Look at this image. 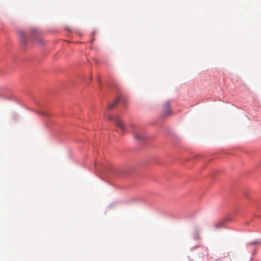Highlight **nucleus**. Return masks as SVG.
Wrapping results in <instances>:
<instances>
[{
  "instance_id": "nucleus-1",
  "label": "nucleus",
  "mask_w": 261,
  "mask_h": 261,
  "mask_svg": "<svg viewBox=\"0 0 261 261\" xmlns=\"http://www.w3.org/2000/svg\"><path fill=\"white\" fill-rule=\"evenodd\" d=\"M228 219L224 218L216 221L214 225L213 229L216 236H219L221 232V229L225 227V224Z\"/></svg>"
},
{
  "instance_id": "nucleus-2",
  "label": "nucleus",
  "mask_w": 261,
  "mask_h": 261,
  "mask_svg": "<svg viewBox=\"0 0 261 261\" xmlns=\"http://www.w3.org/2000/svg\"><path fill=\"white\" fill-rule=\"evenodd\" d=\"M108 118L110 121H114L115 125L119 127L122 131L124 132L125 126L123 122L117 117L108 116Z\"/></svg>"
},
{
  "instance_id": "nucleus-3",
  "label": "nucleus",
  "mask_w": 261,
  "mask_h": 261,
  "mask_svg": "<svg viewBox=\"0 0 261 261\" xmlns=\"http://www.w3.org/2000/svg\"><path fill=\"white\" fill-rule=\"evenodd\" d=\"M133 134L135 139L137 141H142L145 138L143 133L139 129H135L133 132Z\"/></svg>"
},
{
  "instance_id": "nucleus-4",
  "label": "nucleus",
  "mask_w": 261,
  "mask_h": 261,
  "mask_svg": "<svg viewBox=\"0 0 261 261\" xmlns=\"http://www.w3.org/2000/svg\"><path fill=\"white\" fill-rule=\"evenodd\" d=\"M164 111L163 112L162 115L166 117L170 115L171 114V111L170 109V103L167 102H166L164 105Z\"/></svg>"
},
{
  "instance_id": "nucleus-5",
  "label": "nucleus",
  "mask_w": 261,
  "mask_h": 261,
  "mask_svg": "<svg viewBox=\"0 0 261 261\" xmlns=\"http://www.w3.org/2000/svg\"><path fill=\"white\" fill-rule=\"evenodd\" d=\"M32 34L34 39L38 40L39 41L41 40L39 37L40 33L37 29H34L32 30Z\"/></svg>"
},
{
  "instance_id": "nucleus-6",
  "label": "nucleus",
  "mask_w": 261,
  "mask_h": 261,
  "mask_svg": "<svg viewBox=\"0 0 261 261\" xmlns=\"http://www.w3.org/2000/svg\"><path fill=\"white\" fill-rule=\"evenodd\" d=\"M119 101V99L118 98L115 101H114L113 103H111L109 105V106L108 108V110H112L113 108H114L116 106V105H117Z\"/></svg>"
},
{
  "instance_id": "nucleus-7",
  "label": "nucleus",
  "mask_w": 261,
  "mask_h": 261,
  "mask_svg": "<svg viewBox=\"0 0 261 261\" xmlns=\"http://www.w3.org/2000/svg\"><path fill=\"white\" fill-rule=\"evenodd\" d=\"M20 37L21 38V39L22 41H24L25 40V35L23 33L20 32Z\"/></svg>"
},
{
  "instance_id": "nucleus-8",
  "label": "nucleus",
  "mask_w": 261,
  "mask_h": 261,
  "mask_svg": "<svg viewBox=\"0 0 261 261\" xmlns=\"http://www.w3.org/2000/svg\"><path fill=\"white\" fill-rule=\"evenodd\" d=\"M260 244V241H254V242H250L248 244L249 245H256V244Z\"/></svg>"
},
{
  "instance_id": "nucleus-9",
  "label": "nucleus",
  "mask_w": 261,
  "mask_h": 261,
  "mask_svg": "<svg viewBox=\"0 0 261 261\" xmlns=\"http://www.w3.org/2000/svg\"><path fill=\"white\" fill-rule=\"evenodd\" d=\"M43 115H46V114L45 113H43Z\"/></svg>"
}]
</instances>
